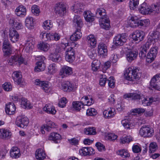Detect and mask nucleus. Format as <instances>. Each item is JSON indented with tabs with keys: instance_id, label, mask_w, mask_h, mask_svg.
<instances>
[{
	"instance_id": "f257e3e1",
	"label": "nucleus",
	"mask_w": 160,
	"mask_h": 160,
	"mask_svg": "<svg viewBox=\"0 0 160 160\" xmlns=\"http://www.w3.org/2000/svg\"><path fill=\"white\" fill-rule=\"evenodd\" d=\"M81 100L83 102L77 101L72 102L73 108L76 111H79L83 108L84 105L90 106L94 102L93 99L90 96L83 97L82 98Z\"/></svg>"
},
{
	"instance_id": "f03ea898",
	"label": "nucleus",
	"mask_w": 160,
	"mask_h": 160,
	"mask_svg": "<svg viewBox=\"0 0 160 160\" xmlns=\"http://www.w3.org/2000/svg\"><path fill=\"white\" fill-rule=\"evenodd\" d=\"M150 22L148 19L143 20H139V18L137 16H132L131 18V27L135 28L141 26L147 27L149 25Z\"/></svg>"
},
{
	"instance_id": "7ed1b4c3",
	"label": "nucleus",
	"mask_w": 160,
	"mask_h": 160,
	"mask_svg": "<svg viewBox=\"0 0 160 160\" xmlns=\"http://www.w3.org/2000/svg\"><path fill=\"white\" fill-rule=\"evenodd\" d=\"M34 83L35 85L40 87L46 93H48L52 91V88L47 81L36 79Z\"/></svg>"
},
{
	"instance_id": "20e7f679",
	"label": "nucleus",
	"mask_w": 160,
	"mask_h": 160,
	"mask_svg": "<svg viewBox=\"0 0 160 160\" xmlns=\"http://www.w3.org/2000/svg\"><path fill=\"white\" fill-rule=\"evenodd\" d=\"M28 119L24 115L19 116L16 118L15 124L18 127L25 128L28 126Z\"/></svg>"
},
{
	"instance_id": "39448f33",
	"label": "nucleus",
	"mask_w": 160,
	"mask_h": 160,
	"mask_svg": "<svg viewBox=\"0 0 160 160\" xmlns=\"http://www.w3.org/2000/svg\"><path fill=\"white\" fill-rule=\"evenodd\" d=\"M131 71H132V75L131 77V84L132 83L137 84L138 83V80L139 79V74L141 73L139 72V68L137 67L132 66L131 67Z\"/></svg>"
},
{
	"instance_id": "423d86ee",
	"label": "nucleus",
	"mask_w": 160,
	"mask_h": 160,
	"mask_svg": "<svg viewBox=\"0 0 160 160\" xmlns=\"http://www.w3.org/2000/svg\"><path fill=\"white\" fill-rule=\"evenodd\" d=\"M132 42L133 43L137 44L143 39L145 34L143 32L138 30L132 33Z\"/></svg>"
},
{
	"instance_id": "0eeeda50",
	"label": "nucleus",
	"mask_w": 160,
	"mask_h": 160,
	"mask_svg": "<svg viewBox=\"0 0 160 160\" xmlns=\"http://www.w3.org/2000/svg\"><path fill=\"white\" fill-rule=\"evenodd\" d=\"M45 59V58L43 56H39L37 57L36 59L38 61L36 63V66L34 68L35 71L39 72L44 70L45 65L44 61Z\"/></svg>"
},
{
	"instance_id": "6e6552de",
	"label": "nucleus",
	"mask_w": 160,
	"mask_h": 160,
	"mask_svg": "<svg viewBox=\"0 0 160 160\" xmlns=\"http://www.w3.org/2000/svg\"><path fill=\"white\" fill-rule=\"evenodd\" d=\"M126 41V39L124 34H118L113 38V45H112V48H113L114 45L116 47L122 46Z\"/></svg>"
},
{
	"instance_id": "1a4fd4ad",
	"label": "nucleus",
	"mask_w": 160,
	"mask_h": 160,
	"mask_svg": "<svg viewBox=\"0 0 160 160\" xmlns=\"http://www.w3.org/2000/svg\"><path fill=\"white\" fill-rule=\"evenodd\" d=\"M139 133L144 137H150L152 136L154 130L150 127L143 126L140 129Z\"/></svg>"
},
{
	"instance_id": "9d476101",
	"label": "nucleus",
	"mask_w": 160,
	"mask_h": 160,
	"mask_svg": "<svg viewBox=\"0 0 160 160\" xmlns=\"http://www.w3.org/2000/svg\"><path fill=\"white\" fill-rule=\"evenodd\" d=\"M158 53V48L156 47L151 48L148 53L146 60L148 63H151L154 61Z\"/></svg>"
},
{
	"instance_id": "9b49d317",
	"label": "nucleus",
	"mask_w": 160,
	"mask_h": 160,
	"mask_svg": "<svg viewBox=\"0 0 160 160\" xmlns=\"http://www.w3.org/2000/svg\"><path fill=\"white\" fill-rule=\"evenodd\" d=\"M24 60L23 58L18 55H16L12 56L8 60V63L11 65L18 64L20 65L23 63Z\"/></svg>"
},
{
	"instance_id": "f8f14e48",
	"label": "nucleus",
	"mask_w": 160,
	"mask_h": 160,
	"mask_svg": "<svg viewBox=\"0 0 160 160\" xmlns=\"http://www.w3.org/2000/svg\"><path fill=\"white\" fill-rule=\"evenodd\" d=\"M75 51L72 47L67 49L65 52V59L66 60L69 62H72L75 59Z\"/></svg>"
},
{
	"instance_id": "ddd939ff",
	"label": "nucleus",
	"mask_w": 160,
	"mask_h": 160,
	"mask_svg": "<svg viewBox=\"0 0 160 160\" xmlns=\"http://www.w3.org/2000/svg\"><path fill=\"white\" fill-rule=\"evenodd\" d=\"M150 84L152 88L160 91V74H157L152 78Z\"/></svg>"
},
{
	"instance_id": "4468645a",
	"label": "nucleus",
	"mask_w": 160,
	"mask_h": 160,
	"mask_svg": "<svg viewBox=\"0 0 160 160\" xmlns=\"http://www.w3.org/2000/svg\"><path fill=\"white\" fill-rule=\"evenodd\" d=\"M54 9L55 13L59 15H63L66 12V8L65 5L61 3L56 4Z\"/></svg>"
},
{
	"instance_id": "2eb2a0df",
	"label": "nucleus",
	"mask_w": 160,
	"mask_h": 160,
	"mask_svg": "<svg viewBox=\"0 0 160 160\" xmlns=\"http://www.w3.org/2000/svg\"><path fill=\"white\" fill-rule=\"evenodd\" d=\"M9 36L10 40L13 43L17 42L19 38V35L17 31L13 28H10Z\"/></svg>"
},
{
	"instance_id": "dca6fc26",
	"label": "nucleus",
	"mask_w": 160,
	"mask_h": 160,
	"mask_svg": "<svg viewBox=\"0 0 160 160\" xmlns=\"http://www.w3.org/2000/svg\"><path fill=\"white\" fill-rule=\"evenodd\" d=\"M60 87L64 92H70L73 89L74 85L69 82L65 81L61 83Z\"/></svg>"
},
{
	"instance_id": "f3484780",
	"label": "nucleus",
	"mask_w": 160,
	"mask_h": 160,
	"mask_svg": "<svg viewBox=\"0 0 160 160\" xmlns=\"http://www.w3.org/2000/svg\"><path fill=\"white\" fill-rule=\"evenodd\" d=\"M149 40L148 39V41L146 42L142 47L139 55V57L142 59L144 58L146 56V54L147 51L149 48L150 45H151V42L149 41Z\"/></svg>"
},
{
	"instance_id": "a211bd4d",
	"label": "nucleus",
	"mask_w": 160,
	"mask_h": 160,
	"mask_svg": "<svg viewBox=\"0 0 160 160\" xmlns=\"http://www.w3.org/2000/svg\"><path fill=\"white\" fill-rule=\"evenodd\" d=\"M12 135L11 132L8 129H0V138L3 139H10Z\"/></svg>"
},
{
	"instance_id": "6ab92c4d",
	"label": "nucleus",
	"mask_w": 160,
	"mask_h": 160,
	"mask_svg": "<svg viewBox=\"0 0 160 160\" xmlns=\"http://www.w3.org/2000/svg\"><path fill=\"white\" fill-rule=\"evenodd\" d=\"M94 149L91 148L83 147L79 150L80 154L82 156L90 155L94 153Z\"/></svg>"
},
{
	"instance_id": "aec40b11",
	"label": "nucleus",
	"mask_w": 160,
	"mask_h": 160,
	"mask_svg": "<svg viewBox=\"0 0 160 160\" xmlns=\"http://www.w3.org/2000/svg\"><path fill=\"white\" fill-rule=\"evenodd\" d=\"M10 157L13 158H18L21 156L20 150L17 147H13L10 151Z\"/></svg>"
},
{
	"instance_id": "412c9836",
	"label": "nucleus",
	"mask_w": 160,
	"mask_h": 160,
	"mask_svg": "<svg viewBox=\"0 0 160 160\" xmlns=\"http://www.w3.org/2000/svg\"><path fill=\"white\" fill-rule=\"evenodd\" d=\"M71 9L75 13H80L84 10V6L82 3H78L72 6Z\"/></svg>"
},
{
	"instance_id": "4be33fe9",
	"label": "nucleus",
	"mask_w": 160,
	"mask_h": 160,
	"mask_svg": "<svg viewBox=\"0 0 160 160\" xmlns=\"http://www.w3.org/2000/svg\"><path fill=\"white\" fill-rule=\"evenodd\" d=\"M72 24L79 30L83 25L81 18L78 15H75L72 20Z\"/></svg>"
},
{
	"instance_id": "5701e85b",
	"label": "nucleus",
	"mask_w": 160,
	"mask_h": 160,
	"mask_svg": "<svg viewBox=\"0 0 160 160\" xmlns=\"http://www.w3.org/2000/svg\"><path fill=\"white\" fill-rule=\"evenodd\" d=\"M15 12L17 16L21 17H24L26 14V9L24 6L21 5L17 8Z\"/></svg>"
},
{
	"instance_id": "b1692460",
	"label": "nucleus",
	"mask_w": 160,
	"mask_h": 160,
	"mask_svg": "<svg viewBox=\"0 0 160 160\" xmlns=\"http://www.w3.org/2000/svg\"><path fill=\"white\" fill-rule=\"evenodd\" d=\"M99 24L102 28L106 30H108L110 27V21L108 18L100 19Z\"/></svg>"
},
{
	"instance_id": "393cba45",
	"label": "nucleus",
	"mask_w": 160,
	"mask_h": 160,
	"mask_svg": "<svg viewBox=\"0 0 160 160\" xmlns=\"http://www.w3.org/2000/svg\"><path fill=\"white\" fill-rule=\"evenodd\" d=\"M98 53L100 55L106 56L108 53L107 46L103 43H100L98 45Z\"/></svg>"
},
{
	"instance_id": "a878e982",
	"label": "nucleus",
	"mask_w": 160,
	"mask_h": 160,
	"mask_svg": "<svg viewBox=\"0 0 160 160\" xmlns=\"http://www.w3.org/2000/svg\"><path fill=\"white\" fill-rule=\"evenodd\" d=\"M14 82L18 84H19L22 82V76L20 72L16 71L14 72L12 76Z\"/></svg>"
},
{
	"instance_id": "bb28decb",
	"label": "nucleus",
	"mask_w": 160,
	"mask_h": 160,
	"mask_svg": "<svg viewBox=\"0 0 160 160\" xmlns=\"http://www.w3.org/2000/svg\"><path fill=\"white\" fill-rule=\"evenodd\" d=\"M43 110L46 113L52 115L55 114L56 112L54 107L50 104H46L43 108Z\"/></svg>"
},
{
	"instance_id": "cd10ccee",
	"label": "nucleus",
	"mask_w": 160,
	"mask_h": 160,
	"mask_svg": "<svg viewBox=\"0 0 160 160\" xmlns=\"http://www.w3.org/2000/svg\"><path fill=\"white\" fill-rule=\"evenodd\" d=\"M72 73V69L70 67L66 65L63 66L61 70L60 73L61 75H69Z\"/></svg>"
},
{
	"instance_id": "c85d7f7f",
	"label": "nucleus",
	"mask_w": 160,
	"mask_h": 160,
	"mask_svg": "<svg viewBox=\"0 0 160 160\" xmlns=\"http://www.w3.org/2000/svg\"><path fill=\"white\" fill-rule=\"evenodd\" d=\"M16 110L15 105L12 102H10L8 104L6 105L5 111L6 113L8 115H12L14 113Z\"/></svg>"
},
{
	"instance_id": "c756f323",
	"label": "nucleus",
	"mask_w": 160,
	"mask_h": 160,
	"mask_svg": "<svg viewBox=\"0 0 160 160\" xmlns=\"http://www.w3.org/2000/svg\"><path fill=\"white\" fill-rule=\"evenodd\" d=\"M138 10L140 13L142 14H150V8L146 3L142 4Z\"/></svg>"
},
{
	"instance_id": "7c9ffc66",
	"label": "nucleus",
	"mask_w": 160,
	"mask_h": 160,
	"mask_svg": "<svg viewBox=\"0 0 160 160\" xmlns=\"http://www.w3.org/2000/svg\"><path fill=\"white\" fill-rule=\"evenodd\" d=\"M36 157L38 160H44L46 157V154L44 151L42 149H38L35 153Z\"/></svg>"
},
{
	"instance_id": "2f4dec72",
	"label": "nucleus",
	"mask_w": 160,
	"mask_h": 160,
	"mask_svg": "<svg viewBox=\"0 0 160 160\" xmlns=\"http://www.w3.org/2000/svg\"><path fill=\"white\" fill-rule=\"evenodd\" d=\"M103 115L106 118L113 117L115 114V110L113 108H110V109L105 110L103 112Z\"/></svg>"
},
{
	"instance_id": "473e14b6",
	"label": "nucleus",
	"mask_w": 160,
	"mask_h": 160,
	"mask_svg": "<svg viewBox=\"0 0 160 160\" xmlns=\"http://www.w3.org/2000/svg\"><path fill=\"white\" fill-rule=\"evenodd\" d=\"M96 15L97 17L100 18V19L107 18L106 10L102 8H98L97 9Z\"/></svg>"
},
{
	"instance_id": "72a5a7b5",
	"label": "nucleus",
	"mask_w": 160,
	"mask_h": 160,
	"mask_svg": "<svg viewBox=\"0 0 160 160\" xmlns=\"http://www.w3.org/2000/svg\"><path fill=\"white\" fill-rule=\"evenodd\" d=\"M83 15L85 20L87 22H92L94 20L93 14L89 11H85Z\"/></svg>"
},
{
	"instance_id": "f704fd0d",
	"label": "nucleus",
	"mask_w": 160,
	"mask_h": 160,
	"mask_svg": "<svg viewBox=\"0 0 160 160\" xmlns=\"http://www.w3.org/2000/svg\"><path fill=\"white\" fill-rule=\"evenodd\" d=\"M48 138L50 140H52L55 143H57L58 141L61 139V136L57 132H52L50 134Z\"/></svg>"
},
{
	"instance_id": "c9c22d12",
	"label": "nucleus",
	"mask_w": 160,
	"mask_h": 160,
	"mask_svg": "<svg viewBox=\"0 0 160 160\" xmlns=\"http://www.w3.org/2000/svg\"><path fill=\"white\" fill-rule=\"evenodd\" d=\"M160 32V26H158L156 28V32L154 31H152L149 33V36L151 37L149 38L150 39V41H151L153 40H155L159 38V34Z\"/></svg>"
},
{
	"instance_id": "e433bc0d",
	"label": "nucleus",
	"mask_w": 160,
	"mask_h": 160,
	"mask_svg": "<svg viewBox=\"0 0 160 160\" xmlns=\"http://www.w3.org/2000/svg\"><path fill=\"white\" fill-rule=\"evenodd\" d=\"M80 29L79 30L77 28L75 32L70 37V39L72 41H76L81 38L82 37V33L80 32Z\"/></svg>"
},
{
	"instance_id": "4c0bfd02",
	"label": "nucleus",
	"mask_w": 160,
	"mask_h": 160,
	"mask_svg": "<svg viewBox=\"0 0 160 160\" xmlns=\"http://www.w3.org/2000/svg\"><path fill=\"white\" fill-rule=\"evenodd\" d=\"M26 26L28 29H32L34 27V21L33 18L30 17H27L25 21Z\"/></svg>"
},
{
	"instance_id": "58836bf2",
	"label": "nucleus",
	"mask_w": 160,
	"mask_h": 160,
	"mask_svg": "<svg viewBox=\"0 0 160 160\" xmlns=\"http://www.w3.org/2000/svg\"><path fill=\"white\" fill-rule=\"evenodd\" d=\"M130 67H128V68H126L124 72L123 77L125 79L124 81V83L126 84H129L130 79V76L129 75L130 72V70L129 69Z\"/></svg>"
},
{
	"instance_id": "ea45409f",
	"label": "nucleus",
	"mask_w": 160,
	"mask_h": 160,
	"mask_svg": "<svg viewBox=\"0 0 160 160\" xmlns=\"http://www.w3.org/2000/svg\"><path fill=\"white\" fill-rule=\"evenodd\" d=\"M88 43L92 47H95L96 45L97 41L96 38L93 35L90 34L87 37Z\"/></svg>"
},
{
	"instance_id": "a19ab883",
	"label": "nucleus",
	"mask_w": 160,
	"mask_h": 160,
	"mask_svg": "<svg viewBox=\"0 0 160 160\" xmlns=\"http://www.w3.org/2000/svg\"><path fill=\"white\" fill-rule=\"evenodd\" d=\"M150 9V14H158L160 12V6L156 4L152 5Z\"/></svg>"
},
{
	"instance_id": "79ce46f5",
	"label": "nucleus",
	"mask_w": 160,
	"mask_h": 160,
	"mask_svg": "<svg viewBox=\"0 0 160 160\" xmlns=\"http://www.w3.org/2000/svg\"><path fill=\"white\" fill-rule=\"evenodd\" d=\"M101 62L98 60H94L92 63V69L94 72L97 71L100 68Z\"/></svg>"
},
{
	"instance_id": "37998d69",
	"label": "nucleus",
	"mask_w": 160,
	"mask_h": 160,
	"mask_svg": "<svg viewBox=\"0 0 160 160\" xmlns=\"http://www.w3.org/2000/svg\"><path fill=\"white\" fill-rule=\"evenodd\" d=\"M50 45L45 42H40L38 44V48L44 52H47L49 48Z\"/></svg>"
},
{
	"instance_id": "c03bdc74",
	"label": "nucleus",
	"mask_w": 160,
	"mask_h": 160,
	"mask_svg": "<svg viewBox=\"0 0 160 160\" xmlns=\"http://www.w3.org/2000/svg\"><path fill=\"white\" fill-rule=\"evenodd\" d=\"M49 58L50 60L54 62H58L61 59L60 55L55 52L51 53L50 54Z\"/></svg>"
},
{
	"instance_id": "a18cd8bd",
	"label": "nucleus",
	"mask_w": 160,
	"mask_h": 160,
	"mask_svg": "<svg viewBox=\"0 0 160 160\" xmlns=\"http://www.w3.org/2000/svg\"><path fill=\"white\" fill-rule=\"evenodd\" d=\"M49 40L57 41L59 40L61 38L60 35L56 32L49 33Z\"/></svg>"
},
{
	"instance_id": "49530a36",
	"label": "nucleus",
	"mask_w": 160,
	"mask_h": 160,
	"mask_svg": "<svg viewBox=\"0 0 160 160\" xmlns=\"http://www.w3.org/2000/svg\"><path fill=\"white\" fill-rule=\"evenodd\" d=\"M21 107L24 108L30 109L32 107L29 101L25 98H21Z\"/></svg>"
},
{
	"instance_id": "de8ad7c7",
	"label": "nucleus",
	"mask_w": 160,
	"mask_h": 160,
	"mask_svg": "<svg viewBox=\"0 0 160 160\" xmlns=\"http://www.w3.org/2000/svg\"><path fill=\"white\" fill-rule=\"evenodd\" d=\"M84 133L88 135H95L96 133V131L94 127H88L84 129Z\"/></svg>"
},
{
	"instance_id": "09e8293b",
	"label": "nucleus",
	"mask_w": 160,
	"mask_h": 160,
	"mask_svg": "<svg viewBox=\"0 0 160 160\" xmlns=\"http://www.w3.org/2000/svg\"><path fill=\"white\" fill-rule=\"evenodd\" d=\"M42 27L46 30H50L53 27L52 23L50 20H47L43 22Z\"/></svg>"
},
{
	"instance_id": "8fccbe9b",
	"label": "nucleus",
	"mask_w": 160,
	"mask_h": 160,
	"mask_svg": "<svg viewBox=\"0 0 160 160\" xmlns=\"http://www.w3.org/2000/svg\"><path fill=\"white\" fill-rule=\"evenodd\" d=\"M123 52L126 55L127 60L129 62L130 60V46L125 45L123 49Z\"/></svg>"
},
{
	"instance_id": "3c124183",
	"label": "nucleus",
	"mask_w": 160,
	"mask_h": 160,
	"mask_svg": "<svg viewBox=\"0 0 160 160\" xmlns=\"http://www.w3.org/2000/svg\"><path fill=\"white\" fill-rule=\"evenodd\" d=\"M138 54V52L136 48L131 49V62L136 60Z\"/></svg>"
},
{
	"instance_id": "603ef678",
	"label": "nucleus",
	"mask_w": 160,
	"mask_h": 160,
	"mask_svg": "<svg viewBox=\"0 0 160 160\" xmlns=\"http://www.w3.org/2000/svg\"><path fill=\"white\" fill-rule=\"evenodd\" d=\"M117 153L123 158H127L130 156L129 153L125 149L119 150L117 152Z\"/></svg>"
},
{
	"instance_id": "864d4df0",
	"label": "nucleus",
	"mask_w": 160,
	"mask_h": 160,
	"mask_svg": "<svg viewBox=\"0 0 160 160\" xmlns=\"http://www.w3.org/2000/svg\"><path fill=\"white\" fill-rule=\"evenodd\" d=\"M121 123L125 129H129L130 128V118L129 117L122 120Z\"/></svg>"
},
{
	"instance_id": "5fc2aeb1",
	"label": "nucleus",
	"mask_w": 160,
	"mask_h": 160,
	"mask_svg": "<svg viewBox=\"0 0 160 160\" xmlns=\"http://www.w3.org/2000/svg\"><path fill=\"white\" fill-rule=\"evenodd\" d=\"M48 72L50 74H53L57 71V67L55 63H53L49 65L48 67Z\"/></svg>"
},
{
	"instance_id": "6e6d98bb",
	"label": "nucleus",
	"mask_w": 160,
	"mask_h": 160,
	"mask_svg": "<svg viewBox=\"0 0 160 160\" xmlns=\"http://www.w3.org/2000/svg\"><path fill=\"white\" fill-rule=\"evenodd\" d=\"M139 4V0H131V10H135Z\"/></svg>"
},
{
	"instance_id": "4d7b16f0",
	"label": "nucleus",
	"mask_w": 160,
	"mask_h": 160,
	"mask_svg": "<svg viewBox=\"0 0 160 160\" xmlns=\"http://www.w3.org/2000/svg\"><path fill=\"white\" fill-rule=\"evenodd\" d=\"M40 37L41 39L45 41L49 40V38L50 37L49 33H47L45 31L42 32L40 34Z\"/></svg>"
},
{
	"instance_id": "13d9d810",
	"label": "nucleus",
	"mask_w": 160,
	"mask_h": 160,
	"mask_svg": "<svg viewBox=\"0 0 160 160\" xmlns=\"http://www.w3.org/2000/svg\"><path fill=\"white\" fill-rule=\"evenodd\" d=\"M108 85L109 88H113L115 86V80L112 77H110L108 79Z\"/></svg>"
},
{
	"instance_id": "bf43d9fd",
	"label": "nucleus",
	"mask_w": 160,
	"mask_h": 160,
	"mask_svg": "<svg viewBox=\"0 0 160 160\" xmlns=\"http://www.w3.org/2000/svg\"><path fill=\"white\" fill-rule=\"evenodd\" d=\"M32 13L36 16H38L40 13V11L39 7L34 5L32 7Z\"/></svg>"
},
{
	"instance_id": "052dcab7",
	"label": "nucleus",
	"mask_w": 160,
	"mask_h": 160,
	"mask_svg": "<svg viewBox=\"0 0 160 160\" xmlns=\"http://www.w3.org/2000/svg\"><path fill=\"white\" fill-rule=\"evenodd\" d=\"M100 80L99 81V84L101 86H104L107 80V78L106 75L104 74H101L100 76Z\"/></svg>"
},
{
	"instance_id": "680f3d73",
	"label": "nucleus",
	"mask_w": 160,
	"mask_h": 160,
	"mask_svg": "<svg viewBox=\"0 0 160 160\" xmlns=\"http://www.w3.org/2000/svg\"><path fill=\"white\" fill-rule=\"evenodd\" d=\"M2 87L5 91H10L12 90V86L10 83L6 82L2 85Z\"/></svg>"
},
{
	"instance_id": "e2e57ef3",
	"label": "nucleus",
	"mask_w": 160,
	"mask_h": 160,
	"mask_svg": "<svg viewBox=\"0 0 160 160\" xmlns=\"http://www.w3.org/2000/svg\"><path fill=\"white\" fill-rule=\"evenodd\" d=\"M97 113V111L94 108L88 109L87 111L86 114L88 116H95Z\"/></svg>"
},
{
	"instance_id": "0e129e2a",
	"label": "nucleus",
	"mask_w": 160,
	"mask_h": 160,
	"mask_svg": "<svg viewBox=\"0 0 160 160\" xmlns=\"http://www.w3.org/2000/svg\"><path fill=\"white\" fill-rule=\"evenodd\" d=\"M87 53L90 58L92 59H94L96 56L95 51L93 48L88 49L87 52Z\"/></svg>"
},
{
	"instance_id": "69168bd1",
	"label": "nucleus",
	"mask_w": 160,
	"mask_h": 160,
	"mask_svg": "<svg viewBox=\"0 0 160 160\" xmlns=\"http://www.w3.org/2000/svg\"><path fill=\"white\" fill-rule=\"evenodd\" d=\"M157 145L155 142H153L150 143L149 145V152L152 153L157 149Z\"/></svg>"
},
{
	"instance_id": "338daca9",
	"label": "nucleus",
	"mask_w": 160,
	"mask_h": 160,
	"mask_svg": "<svg viewBox=\"0 0 160 160\" xmlns=\"http://www.w3.org/2000/svg\"><path fill=\"white\" fill-rule=\"evenodd\" d=\"M67 102L66 98L64 97L62 98L59 101L58 103V106L61 108H64L66 106Z\"/></svg>"
},
{
	"instance_id": "774afa93",
	"label": "nucleus",
	"mask_w": 160,
	"mask_h": 160,
	"mask_svg": "<svg viewBox=\"0 0 160 160\" xmlns=\"http://www.w3.org/2000/svg\"><path fill=\"white\" fill-rule=\"evenodd\" d=\"M95 146L98 150L100 152H102L105 150V148L104 145L100 142H97Z\"/></svg>"
}]
</instances>
